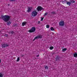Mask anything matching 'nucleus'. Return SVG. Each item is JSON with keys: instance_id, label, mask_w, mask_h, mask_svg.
<instances>
[{"instance_id": "32", "label": "nucleus", "mask_w": 77, "mask_h": 77, "mask_svg": "<svg viewBox=\"0 0 77 77\" xmlns=\"http://www.w3.org/2000/svg\"><path fill=\"white\" fill-rule=\"evenodd\" d=\"M15 0H10V1H14Z\"/></svg>"}, {"instance_id": "27", "label": "nucleus", "mask_w": 77, "mask_h": 77, "mask_svg": "<svg viewBox=\"0 0 77 77\" xmlns=\"http://www.w3.org/2000/svg\"><path fill=\"white\" fill-rule=\"evenodd\" d=\"M66 2V0H65L64 1H63V3H64V2Z\"/></svg>"}, {"instance_id": "12", "label": "nucleus", "mask_w": 77, "mask_h": 77, "mask_svg": "<svg viewBox=\"0 0 77 77\" xmlns=\"http://www.w3.org/2000/svg\"><path fill=\"white\" fill-rule=\"evenodd\" d=\"M73 56L75 57H77V54L75 53V54H74Z\"/></svg>"}, {"instance_id": "17", "label": "nucleus", "mask_w": 77, "mask_h": 77, "mask_svg": "<svg viewBox=\"0 0 77 77\" xmlns=\"http://www.w3.org/2000/svg\"><path fill=\"white\" fill-rule=\"evenodd\" d=\"M20 60V57H18L17 58V62H19V61Z\"/></svg>"}, {"instance_id": "6", "label": "nucleus", "mask_w": 77, "mask_h": 77, "mask_svg": "<svg viewBox=\"0 0 77 77\" xmlns=\"http://www.w3.org/2000/svg\"><path fill=\"white\" fill-rule=\"evenodd\" d=\"M37 9L38 11H41L42 10H43V8L41 6H38L37 8Z\"/></svg>"}, {"instance_id": "15", "label": "nucleus", "mask_w": 77, "mask_h": 77, "mask_svg": "<svg viewBox=\"0 0 77 77\" xmlns=\"http://www.w3.org/2000/svg\"><path fill=\"white\" fill-rule=\"evenodd\" d=\"M53 48H54V47H52V46H51V47H50V50H53Z\"/></svg>"}, {"instance_id": "2", "label": "nucleus", "mask_w": 77, "mask_h": 77, "mask_svg": "<svg viewBox=\"0 0 77 77\" xmlns=\"http://www.w3.org/2000/svg\"><path fill=\"white\" fill-rule=\"evenodd\" d=\"M42 35H39L38 36H36L33 39V41H35V39H38L39 38V39H41L42 38Z\"/></svg>"}, {"instance_id": "7", "label": "nucleus", "mask_w": 77, "mask_h": 77, "mask_svg": "<svg viewBox=\"0 0 77 77\" xmlns=\"http://www.w3.org/2000/svg\"><path fill=\"white\" fill-rule=\"evenodd\" d=\"M65 24V23L64 21H61L59 23V24L60 26H63Z\"/></svg>"}, {"instance_id": "29", "label": "nucleus", "mask_w": 77, "mask_h": 77, "mask_svg": "<svg viewBox=\"0 0 77 77\" xmlns=\"http://www.w3.org/2000/svg\"><path fill=\"white\" fill-rule=\"evenodd\" d=\"M40 23V21H38V23L39 24Z\"/></svg>"}, {"instance_id": "23", "label": "nucleus", "mask_w": 77, "mask_h": 77, "mask_svg": "<svg viewBox=\"0 0 77 77\" xmlns=\"http://www.w3.org/2000/svg\"><path fill=\"white\" fill-rule=\"evenodd\" d=\"M51 14H56V13L54 11H53L51 13Z\"/></svg>"}, {"instance_id": "11", "label": "nucleus", "mask_w": 77, "mask_h": 77, "mask_svg": "<svg viewBox=\"0 0 77 77\" xmlns=\"http://www.w3.org/2000/svg\"><path fill=\"white\" fill-rule=\"evenodd\" d=\"M9 33L10 34H11L12 35H13V34L14 33V31H11L9 32Z\"/></svg>"}, {"instance_id": "5", "label": "nucleus", "mask_w": 77, "mask_h": 77, "mask_svg": "<svg viewBox=\"0 0 77 77\" xmlns=\"http://www.w3.org/2000/svg\"><path fill=\"white\" fill-rule=\"evenodd\" d=\"M9 46V45L8 44L6 43L3 44L2 45V48H6V47H7Z\"/></svg>"}, {"instance_id": "4", "label": "nucleus", "mask_w": 77, "mask_h": 77, "mask_svg": "<svg viewBox=\"0 0 77 77\" xmlns=\"http://www.w3.org/2000/svg\"><path fill=\"white\" fill-rule=\"evenodd\" d=\"M38 14V12L36 11H34L32 12V17H36Z\"/></svg>"}, {"instance_id": "30", "label": "nucleus", "mask_w": 77, "mask_h": 77, "mask_svg": "<svg viewBox=\"0 0 77 77\" xmlns=\"http://www.w3.org/2000/svg\"><path fill=\"white\" fill-rule=\"evenodd\" d=\"M39 56V55H37V57H38Z\"/></svg>"}, {"instance_id": "18", "label": "nucleus", "mask_w": 77, "mask_h": 77, "mask_svg": "<svg viewBox=\"0 0 77 77\" xmlns=\"http://www.w3.org/2000/svg\"><path fill=\"white\" fill-rule=\"evenodd\" d=\"M51 30H52V31H53L54 30V28H53V27H51Z\"/></svg>"}, {"instance_id": "9", "label": "nucleus", "mask_w": 77, "mask_h": 77, "mask_svg": "<svg viewBox=\"0 0 77 77\" xmlns=\"http://www.w3.org/2000/svg\"><path fill=\"white\" fill-rule=\"evenodd\" d=\"M59 58H60V56H57L56 58V60L58 61L59 60Z\"/></svg>"}, {"instance_id": "16", "label": "nucleus", "mask_w": 77, "mask_h": 77, "mask_svg": "<svg viewBox=\"0 0 77 77\" xmlns=\"http://www.w3.org/2000/svg\"><path fill=\"white\" fill-rule=\"evenodd\" d=\"M66 48H64L62 50V51L63 52L65 51H66Z\"/></svg>"}, {"instance_id": "28", "label": "nucleus", "mask_w": 77, "mask_h": 77, "mask_svg": "<svg viewBox=\"0 0 77 77\" xmlns=\"http://www.w3.org/2000/svg\"><path fill=\"white\" fill-rule=\"evenodd\" d=\"M21 57H24V55L22 54L21 55Z\"/></svg>"}, {"instance_id": "3", "label": "nucleus", "mask_w": 77, "mask_h": 77, "mask_svg": "<svg viewBox=\"0 0 77 77\" xmlns=\"http://www.w3.org/2000/svg\"><path fill=\"white\" fill-rule=\"evenodd\" d=\"M36 28H35V27H33L32 28L31 30H29V33H33V32H34Z\"/></svg>"}, {"instance_id": "8", "label": "nucleus", "mask_w": 77, "mask_h": 77, "mask_svg": "<svg viewBox=\"0 0 77 77\" xmlns=\"http://www.w3.org/2000/svg\"><path fill=\"white\" fill-rule=\"evenodd\" d=\"M28 10H27V12H29L31 11V9H32V7H28L27 8Z\"/></svg>"}, {"instance_id": "22", "label": "nucleus", "mask_w": 77, "mask_h": 77, "mask_svg": "<svg viewBox=\"0 0 77 77\" xmlns=\"http://www.w3.org/2000/svg\"><path fill=\"white\" fill-rule=\"evenodd\" d=\"M0 77H3L2 73H0Z\"/></svg>"}, {"instance_id": "10", "label": "nucleus", "mask_w": 77, "mask_h": 77, "mask_svg": "<svg viewBox=\"0 0 77 77\" xmlns=\"http://www.w3.org/2000/svg\"><path fill=\"white\" fill-rule=\"evenodd\" d=\"M7 25H11V22L10 21H9L7 23Z\"/></svg>"}, {"instance_id": "21", "label": "nucleus", "mask_w": 77, "mask_h": 77, "mask_svg": "<svg viewBox=\"0 0 77 77\" xmlns=\"http://www.w3.org/2000/svg\"><path fill=\"white\" fill-rule=\"evenodd\" d=\"M49 27H50V26H49V25H46V28H49Z\"/></svg>"}, {"instance_id": "1", "label": "nucleus", "mask_w": 77, "mask_h": 77, "mask_svg": "<svg viewBox=\"0 0 77 77\" xmlns=\"http://www.w3.org/2000/svg\"><path fill=\"white\" fill-rule=\"evenodd\" d=\"M10 16L8 15H5L2 17V18L5 22H8L10 20Z\"/></svg>"}, {"instance_id": "33", "label": "nucleus", "mask_w": 77, "mask_h": 77, "mask_svg": "<svg viewBox=\"0 0 77 77\" xmlns=\"http://www.w3.org/2000/svg\"><path fill=\"white\" fill-rule=\"evenodd\" d=\"M8 6H9V4H8Z\"/></svg>"}, {"instance_id": "24", "label": "nucleus", "mask_w": 77, "mask_h": 77, "mask_svg": "<svg viewBox=\"0 0 77 77\" xmlns=\"http://www.w3.org/2000/svg\"><path fill=\"white\" fill-rule=\"evenodd\" d=\"M71 2L72 3H75V1H74L72 0L71 1Z\"/></svg>"}, {"instance_id": "13", "label": "nucleus", "mask_w": 77, "mask_h": 77, "mask_svg": "<svg viewBox=\"0 0 77 77\" xmlns=\"http://www.w3.org/2000/svg\"><path fill=\"white\" fill-rule=\"evenodd\" d=\"M26 24V22H23L22 23V26H25Z\"/></svg>"}, {"instance_id": "26", "label": "nucleus", "mask_w": 77, "mask_h": 77, "mask_svg": "<svg viewBox=\"0 0 77 77\" xmlns=\"http://www.w3.org/2000/svg\"><path fill=\"white\" fill-rule=\"evenodd\" d=\"M43 19H44V18H43V17L42 18L41 20V21H43Z\"/></svg>"}, {"instance_id": "31", "label": "nucleus", "mask_w": 77, "mask_h": 77, "mask_svg": "<svg viewBox=\"0 0 77 77\" xmlns=\"http://www.w3.org/2000/svg\"><path fill=\"white\" fill-rule=\"evenodd\" d=\"M2 61H1V59H0V63H1Z\"/></svg>"}, {"instance_id": "25", "label": "nucleus", "mask_w": 77, "mask_h": 77, "mask_svg": "<svg viewBox=\"0 0 77 77\" xmlns=\"http://www.w3.org/2000/svg\"><path fill=\"white\" fill-rule=\"evenodd\" d=\"M47 15V13H45V14H44V16H46V15Z\"/></svg>"}, {"instance_id": "19", "label": "nucleus", "mask_w": 77, "mask_h": 77, "mask_svg": "<svg viewBox=\"0 0 77 77\" xmlns=\"http://www.w3.org/2000/svg\"><path fill=\"white\" fill-rule=\"evenodd\" d=\"M45 69H48V66H46L45 67Z\"/></svg>"}, {"instance_id": "14", "label": "nucleus", "mask_w": 77, "mask_h": 77, "mask_svg": "<svg viewBox=\"0 0 77 77\" xmlns=\"http://www.w3.org/2000/svg\"><path fill=\"white\" fill-rule=\"evenodd\" d=\"M66 4L67 5L70 6V5H71V2H67Z\"/></svg>"}, {"instance_id": "20", "label": "nucleus", "mask_w": 77, "mask_h": 77, "mask_svg": "<svg viewBox=\"0 0 77 77\" xmlns=\"http://www.w3.org/2000/svg\"><path fill=\"white\" fill-rule=\"evenodd\" d=\"M4 36L5 37H8V35L7 34H5Z\"/></svg>"}]
</instances>
